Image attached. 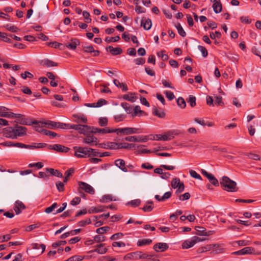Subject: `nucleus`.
I'll return each instance as SVG.
<instances>
[{"label": "nucleus", "mask_w": 261, "mask_h": 261, "mask_svg": "<svg viewBox=\"0 0 261 261\" xmlns=\"http://www.w3.org/2000/svg\"><path fill=\"white\" fill-rule=\"evenodd\" d=\"M9 109L5 107H0V117H6L9 118L18 119L17 122L21 124H28L27 120L23 118V115L20 114H15L12 112H8Z\"/></svg>", "instance_id": "f257e3e1"}, {"label": "nucleus", "mask_w": 261, "mask_h": 261, "mask_svg": "<svg viewBox=\"0 0 261 261\" xmlns=\"http://www.w3.org/2000/svg\"><path fill=\"white\" fill-rule=\"evenodd\" d=\"M220 184L224 190L229 192H234L238 190L237 184L234 180H221Z\"/></svg>", "instance_id": "f03ea898"}, {"label": "nucleus", "mask_w": 261, "mask_h": 261, "mask_svg": "<svg viewBox=\"0 0 261 261\" xmlns=\"http://www.w3.org/2000/svg\"><path fill=\"white\" fill-rule=\"evenodd\" d=\"M146 256L144 252L142 251H136L130 252L126 254L124 257V260H138L144 259Z\"/></svg>", "instance_id": "7ed1b4c3"}, {"label": "nucleus", "mask_w": 261, "mask_h": 261, "mask_svg": "<svg viewBox=\"0 0 261 261\" xmlns=\"http://www.w3.org/2000/svg\"><path fill=\"white\" fill-rule=\"evenodd\" d=\"M74 154L77 158L89 157V147H74Z\"/></svg>", "instance_id": "20e7f679"}, {"label": "nucleus", "mask_w": 261, "mask_h": 261, "mask_svg": "<svg viewBox=\"0 0 261 261\" xmlns=\"http://www.w3.org/2000/svg\"><path fill=\"white\" fill-rule=\"evenodd\" d=\"M92 134V133L87 134L83 138V142L91 146H97L98 140Z\"/></svg>", "instance_id": "39448f33"}, {"label": "nucleus", "mask_w": 261, "mask_h": 261, "mask_svg": "<svg viewBox=\"0 0 261 261\" xmlns=\"http://www.w3.org/2000/svg\"><path fill=\"white\" fill-rule=\"evenodd\" d=\"M257 254L260 255L261 251L257 253L255 252V249L254 248L251 247H246L239 251H235L232 253V254L237 255H242L244 254Z\"/></svg>", "instance_id": "423d86ee"}, {"label": "nucleus", "mask_w": 261, "mask_h": 261, "mask_svg": "<svg viewBox=\"0 0 261 261\" xmlns=\"http://www.w3.org/2000/svg\"><path fill=\"white\" fill-rule=\"evenodd\" d=\"M44 126L49 129L62 128L65 126L64 123L57 122L53 121L47 120L43 122Z\"/></svg>", "instance_id": "0eeeda50"}, {"label": "nucleus", "mask_w": 261, "mask_h": 261, "mask_svg": "<svg viewBox=\"0 0 261 261\" xmlns=\"http://www.w3.org/2000/svg\"><path fill=\"white\" fill-rule=\"evenodd\" d=\"M79 185V188L84 190L86 192L90 194H94L95 193L94 189L89 184L84 182L80 181Z\"/></svg>", "instance_id": "6e6552de"}, {"label": "nucleus", "mask_w": 261, "mask_h": 261, "mask_svg": "<svg viewBox=\"0 0 261 261\" xmlns=\"http://www.w3.org/2000/svg\"><path fill=\"white\" fill-rule=\"evenodd\" d=\"M3 133L4 136L11 139H16L14 127H8L4 129Z\"/></svg>", "instance_id": "1a4fd4ad"}, {"label": "nucleus", "mask_w": 261, "mask_h": 261, "mask_svg": "<svg viewBox=\"0 0 261 261\" xmlns=\"http://www.w3.org/2000/svg\"><path fill=\"white\" fill-rule=\"evenodd\" d=\"M168 248V245L165 243H156L153 246V249L156 252H164L167 250Z\"/></svg>", "instance_id": "9d476101"}, {"label": "nucleus", "mask_w": 261, "mask_h": 261, "mask_svg": "<svg viewBox=\"0 0 261 261\" xmlns=\"http://www.w3.org/2000/svg\"><path fill=\"white\" fill-rule=\"evenodd\" d=\"M104 246L105 244H99L96 246V248L94 250L89 251L88 253H92L96 252L100 254H105L107 252L108 249L106 247H104Z\"/></svg>", "instance_id": "9b49d317"}, {"label": "nucleus", "mask_w": 261, "mask_h": 261, "mask_svg": "<svg viewBox=\"0 0 261 261\" xmlns=\"http://www.w3.org/2000/svg\"><path fill=\"white\" fill-rule=\"evenodd\" d=\"M92 133H99L101 134H106L107 133H112L111 129L109 127H105L103 128H100L95 127H91Z\"/></svg>", "instance_id": "f8f14e48"}, {"label": "nucleus", "mask_w": 261, "mask_h": 261, "mask_svg": "<svg viewBox=\"0 0 261 261\" xmlns=\"http://www.w3.org/2000/svg\"><path fill=\"white\" fill-rule=\"evenodd\" d=\"M26 208L25 205L20 201L17 200L15 202L14 210L17 215H18L21 213V210Z\"/></svg>", "instance_id": "ddd939ff"}, {"label": "nucleus", "mask_w": 261, "mask_h": 261, "mask_svg": "<svg viewBox=\"0 0 261 261\" xmlns=\"http://www.w3.org/2000/svg\"><path fill=\"white\" fill-rule=\"evenodd\" d=\"M162 168H163L166 170H173L175 169V167L174 166H168L166 165H161L160 166V168H156L154 170V172L155 173L159 174L161 175L163 172V170Z\"/></svg>", "instance_id": "4468645a"}, {"label": "nucleus", "mask_w": 261, "mask_h": 261, "mask_svg": "<svg viewBox=\"0 0 261 261\" xmlns=\"http://www.w3.org/2000/svg\"><path fill=\"white\" fill-rule=\"evenodd\" d=\"M83 51L87 53H93V57H97L99 55V51L95 50L92 45L83 46Z\"/></svg>", "instance_id": "2eb2a0df"}, {"label": "nucleus", "mask_w": 261, "mask_h": 261, "mask_svg": "<svg viewBox=\"0 0 261 261\" xmlns=\"http://www.w3.org/2000/svg\"><path fill=\"white\" fill-rule=\"evenodd\" d=\"M178 133L176 130H169L164 135H162V140L163 141H168L170 140L173 139L175 135H177Z\"/></svg>", "instance_id": "dca6fc26"}, {"label": "nucleus", "mask_w": 261, "mask_h": 261, "mask_svg": "<svg viewBox=\"0 0 261 261\" xmlns=\"http://www.w3.org/2000/svg\"><path fill=\"white\" fill-rule=\"evenodd\" d=\"M80 45V41L79 39L73 38L71 40V42L67 43L65 46L70 49L74 50L77 46Z\"/></svg>", "instance_id": "f3484780"}, {"label": "nucleus", "mask_w": 261, "mask_h": 261, "mask_svg": "<svg viewBox=\"0 0 261 261\" xmlns=\"http://www.w3.org/2000/svg\"><path fill=\"white\" fill-rule=\"evenodd\" d=\"M91 127L87 125L79 124L77 130L79 133L86 135L88 133H91Z\"/></svg>", "instance_id": "a211bd4d"}, {"label": "nucleus", "mask_w": 261, "mask_h": 261, "mask_svg": "<svg viewBox=\"0 0 261 261\" xmlns=\"http://www.w3.org/2000/svg\"><path fill=\"white\" fill-rule=\"evenodd\" d=\"M46 171L47 173H49L50 175H54L57 177L61 178H63V174L58 170L46 168Z\"/></svg>", "instance_id": "6ab92c4d"}, {"label": "nucleus", "mask_w": 261, "mask_h": 261, "mask_svg": "<svg viewBox=\"0 0 261 261\" xmlns=\"http://www.w3.org/2000/svg\"><path fill=\"white\" fill-rule=\"evenodd\" d=\"M73 117L75 119L74 121L76 123L82 122L86 123L87 121L86 116L83 114H77L73 115Z\"/></svg>", "instance_id": "aec40b11"}, {"label": "nucleus", "mask_w": 261, "mask_h": 261, "mask_svg": "<svg viewBox=\"0 0 261 261\" xmlns=\"http://www.w3.org/2000/svg\"><path fill=\"white\" fill-rule=\"evenodd\" d=\"M115 165L123 172H128L126 169L125 161L122 159H117L115 161Z\"/></svg>", "instance_id": "412c9836"}, {"label": "nucleus", "mask_w": 261, "mask_h": 261, "mask_svg": "<svg viewBox=\"0 0 261 261\" xmlns=\"http://www.w3.org/2000/svg\"><path fill=\"white\" fill-rule=\"evenodd\" d=\"M141 25L146 30H149L152 25L151 20L145 17L142 18L141 22Z\"/></svg>", "instance_id": "4be33fe9"}, {"label": "nucleus", "mask_w": 261, "mask_h": 261, "mask_svg": "<svg viewBox=\"0 0 261 261\" xmlns=\"http://www.w3.org/2000/svg\"><path fill=\"white\" fill-rule=\"evenodd\" d=\"M15 134H16V138L18 136H22L24 135L27 130V128L22 126H17L16 127H14Z\"/></svg>", "instance_id": "5701e85b"}, {"label": "nucleus", "mask_w": 261, "mask_h": 261, "mask_svg": "<svg viewBox=\"0 0 261 261\" xmlns=\"http://www.w3.org/2000/svg\"><path fill=\"white\" fill-rule=\"evenodd\" d=\"M141 130L140 128L134 127H124V135H132L137 133H140Z\"/></svg>", "instance_id": "b1692460"}, {"label": "nucleus", "mask_w": 261, "mask_h": 261, "mask_svg": "<svg viewBox=\"0 0 261 261\" xmlns=\"http://www.w3.org/2000/svg\"><path fill=\"white\" fill-rule=\"evenodd\" d=\"M33 124H35V129L36 131L42 133L44 135V132L47 130V129L43 128L42 125L43 124V122H37V121H34L32 122Z\"/></svg>", "instance_id": "393cba45"}, {"label": "nucleus", "mask_w": 261, "mask_h": 261, "mask_svg": "<svg viewBox=\"0 0 261 261\" xmlns=\"http://www.w3.org/2000/svg\"><path fill=\"white\" fill-rule=\"evenodd\" d=\"M106 50L113 55H118L122 53V50L119 47L114 48L112 46L107 47Z\"/></svg>", "instance_id": "a878e982"}, {"label": "nucleus", "mask_w": 261, "mask_h": 261, "mask_svg": "<svg viewBox=\"0 0 261 261\" xmlns=\"http://www.w3.org/2000/svg\"><path fill=\"white\" fill-rule=\"evenodd\" d=\"M106 206L101 205L95 207H92L89 210L88 213L92 214L102 212L106 210Z\"/></svg>", "instance_id": "bb28decb"}, {"label": "nucleus", "mask_w": 261, "mask_h": 261, "mask_svg": "<svg viewBox=\"0 0 261 261\" xmlns=\"http://www.w3.org/2000/svg\"><path fill=\"white\" fill-rule=\"evenodd\" d=\"M40 64L43 66L47 67H51L54 66H57L58 64L48 59H44L40 62Z\"/></svg>", "instance_id": "cd10ccee"}, {"label": "nucleus", "mask_w": 261, "mask_h": 261, "mask_svg": "<svg viewBox=\"0 0 261 261\" xmlns=\"http://www.w3.org/2000/svg\"><path fill=\"white\" fill-rule=\"evenodd\" d=\"M152 114L153 115L160 118H164L166 115L165 112L163 110L161 109L159 110L155 107H154L152 109Z\"/></svg>", "instance_id": "c85d7f7f"}, {"label": "nucleus", "mask_w": 261, "mask_h": 261, "mask_svg": "<svg viewBox=\"0 0 261 261\" xmlns=\"http://www.w3.org/2000/svg\"><path fill=\"white\" fill-rule=\"evenodd\" d=\"M54 150L61 152H67L69 148L60 144H54Z\"/></svg>", "instance_id": "c756f323"}, {"label": "nucleus", "mask_w": 261, "mask_h": 261, "mask_svg": "<svg viewBox=\"0 0 261 261\" xmlns=\"http://www.w3.org/2000/svg\"><path fill=\"white\" fill-rule=\"evenodd\" d=\"M136 145L133 143H119L118 147H117L118 149H131L135 147Z\"/></svg>", "instance_id": "7c9ffc66"}, {"label": "nucleus", "mask_w": 261, "mask_h": 261, "mask_svg": "<svg viewBox=\"0 0 261 261\" xmlns=\"http://www.w3.org/2000/svg\"><path fill=\"white\" fill-rule=\"evenodd\" d=\"M123 98L126 100L133 102L136 101L137 97L135 93H129L127 94L123 95Z\"/></svg>", "instance_id": "2f4dec72"}, {"label": "nucleus", "mask_w": 261, "mask_h": 261, "mask_svg": "<svg viewBox=\"0 0 261 261\" xmlns=\"http://www.w3.org/2000/svg\"><path fill=\"white\" fill-rule=\"evenodd\" d=\"M195 242L192 238L190 240H186L182 243V247L184 249H188L192 247L195 245Z\"/></svg>", "instance_id": "473e14b6"}, {"label": "nucleus", "mask_w": 261, "mask_h": 261, "mask_svg": "<svg viewBox=\"0 0 261 261\" xmlns=\"http://www.w3.org/2000/svg\"><path fill=\"white\" fill-rule=\"evenodd\" d=\"M75 169L74 168H70L66 170L63 176L64 179H68L69 178H72L74 173Z\"/></svg>", "instance_id": "72a5a7b5"}, {"label": "nucleus", "mask_w": 261, "mask_h": 261, "mask_svg": "<svg viewBox=\"0 0 261 261\" xmlns=\"http://www.w3.org/2000/svg\"><path fill=\"white\" fill-rule=\"evenodd\" d=\"M116 199H114L113 197L110 194H106L103 195L99 200V201L102 203H106L112 201H116Z\"/></svg>", "instance_id": "f704fd0d"}, {"label": "nucleus", "mask_w": 261, "mask_h": 261, "mask_svg": "<svg viewBox=\"0 0 261 261\" xmlns=\"http://www.w3.org/2000/svg\"><path fill=\"white\" fill-rule=\"evenodd\" d=\"M31 246L32 249H35V250H38L40 248H41L42 249V251L40 252V254H42L44 252V251L45 250V248H46L45 245L43 244H39L38 243H32L31 245Z\"/></svg>", "instance_id": "c9c22d12"}, {"label": "nucleus", "mask_w": 261, "mask_h": 261, "mask_svg": "<svg viewBox=\"0 0 261 261\" xmlns=\"http://www.w3.org/2000/svg\"><path fill=\"white\" fill-rule=\"evenodd\" d=\"M212 7L213 8L214 11L216 13H219L222 11V6L220 1H218L216 3H214Z\"/></svg>", "instance_id": "e433bc0d"}, {"label": "nucleus", "mask_w": 261, "mask_h": 261, "mask_svg": "<svg viewBox=\"0 0 261 261\" xmlns=\"http://www.w3.org/2000/svg\"><path fill=\"white\" fill-rule=\"evenodd\" d=\"M152 243V240L150 239H144L142 240H139L137 242V246H143L145 245H148Z\"/></svg>", "instance_id": "4c0bfd02"}, {"label": "nucleus", "mask_w": 261, "mask_h": 261, "mask_svg": "<svg viewBox=\"0 0 261 261\" xmlns=\"http://www.w3.org/2000/svg\"><path fill=\"white\" fill-rule=\"evenodd\" d=\"M212 249H213V246H211L209 244L198 248L197 250V253H202L208 251H210Z\"/></svg>", "instance_id": "58836bf2"}, {"label": "nucleus", "mask_w": 261, "mask_h": 261, "mask_svg": "<svg viewBox=\"0 0 261 261\" xmlns=\"http://www.w3.org/2000/svg\"><path fill=\"white\" fill-rule=\"evenodd\" d=\"M121 106L125 110L127 114L132 113L133 109L129 103L124 102L121 103Z\"/></svg>", "instance_id": "ea45409f"}, {"label": "nucleus", "mask_w": 261, "mask_h": 261, "mask_svg": "<svg viewBox=\"0 0 261 261\" xmlns=\"http://www.w3.org/2000/svg\"><path fill=\"white\" fill-rule=\"evenodd\" d=\"M13 147H16L19 148H27V149H34V146H33V145H25L21 143H14L13 142Z\"/></svg>", "instance_id": "a19ab883"}, {"label": "nucleus", "mask_w": 261, "mask_h": 261, "mask_svg": "<svg viewBox=\"0 0 261 261\" xmlns=\"http://www.w3.org/2000/svg\"><path fill=\"white\" fill-rule=\"evenodd\" d=\"M9 37V35L7 33L0 32V37L2 40L5 42L11 43L12 41Z\"/></svg>", "instance_id": "79ce46f5"}, {"label": "nucleus", "mask_w": 261, "mask_h": 261, "mask_svg": "<svg viewBox=\"0 0 261 261\" xmlns=\"http://www.w3.org/2000/svg\"><path fill=\"white\" fill-rule=\"evenodd\" d=\"M68 180H63V181H58L56 183V186L59 192H63L64 191L65 184L67 183Z\"/></svg>", "instance_id": "37998d69"}, {"label": "nucleus", "mask_w": 261, "mask_h": 261, "mask_svg": "<svg viewBox=\"0 0 261 261\" xmlns=\"http://www.w3.org/2000/svg\"><path fill=\"white\" fill-rule=\"evenodd\" d=\"M196 98L195 96L190 95L187 99V102L190 104V106L192 108L194 107L196 105Z\"/></svg>", "instance_id": "c03bdc74"}, {"label": "nucleus", "mask_w": 261, "mask_h": 261, "mask_svg": "<svg viewBox=\"0 0 261 261\" xmlns=\"http://www.w3.org/2000/svg\"><path fill=\"white\" fill-rule=\"evenodd\" d=\"M196 230V234L199 236H204L206 234V229L201 226H196L195 227Z\"/></svg>", "instance_id": "a18cd8bd"}, {"label": "nucleus", "mask_w": 261, "mask_h": 261, "mask_svg": "<svg viewBox=\"0 0 261 261\" xmlns=\"http://www.w3.org/2000/svg\"><path fill=\"white\" fill-rule=\"evenodd\" d=\"M177 104L178 106L181 109H185L186 107V101L185 99L181 97H179L177 98Z\"/></svg>", "instance_id": "49530a36"}, {"label": "nucleus", "mask_w": 261, "mask_h": 261, "mask_svg": "<svg viewBox=\"0 0 261 261\" xmlns=\"http://www.w3.org/2000/svg\"><path fill=\"white\" fill-rule=\"evenodd\" d=\"M201 173L205 177L207 178V179H217L213 174L208 173L203 169H201Z\"/></svg>", "instance_id": "de8ad7c7"}, {"label": "nucleus", "mask_w": 261, "mask_h": 261, "mask_svg": "<svg viewBox=\"0 0 261 261\" xmlns=\"http://www.w3.org/2000/svg\"><path fill=\"white\" fill-rule=\"evenodd\" d=\"M141 200L139 199L131 200L126 203V205H131L133 207H137L140 205Z\"/></svg>", "instance_id": "09e8293b"}, {"label": "nucleus", "mask_w": 261, "mask_h": 261, "mask_svg": "<svg viewBox=\"0 0 261 261\" xmlns=\"http://www.w3.org/2000/svg\"><path fill=\"white\" fill-rule=\"evenodd\" d=\"M120 37L119 36H117L115 37H107L105 39V41L107 43H111L112 42H116L119 40Z\"/></svg>", "instance_id": "8fccbe9b"}, {"label": "nucleus", "mask_w": 261, "mask_h": 261, "mask_svg": "<svg viewBox=\"0 0 261 261\" xmlns=\"http://www.w3.org/2000/svg\"><path fill=\"white\" fill-rule=\"evenodd\" d=\"M98 123L100 126H106L108 123V118L106 117H100L98 120Z\"/></svg>", "instance_id": "3c124183"}, {"label": "nucleus", "mask_w": 261, "mask_h": 261, "mask_svg": "<svg viewBox=\"0 0 261 261\" xmlns=\"http://www.w3.org/2000/svg\"><path fill=\"white\" fill-rule=\"evenodd\" d=\"M176 28L177 30V31H178V34L182 37H185L186 35V33L185 32V31H184V30L183 29L182 27H181V25H180V23H178L176 25Z\"/></svg>", "instance_id": "603ef678"}, {"label": "nucleus", "mask_w": 261, "mask_h": 261, "mask_svg": "<svg viewBox=\"0 0 261 261\" xmlns=\"http://www.w3.org/2000/svg\"><path fill=\"white\" fill-rule=\"evenodd\" d=\"M29 168H35L36 169H40L43 167V165L41 162H37L34 163H30L29 164Z\"/></svg>", "instance_id": "864d4df0"}, {"label": "nucleus", "mask_w": 261, "mask_h": 261, "mask_svg": "<svg viewBox=\"0 0 261 261\" xmlns=\"http://www.w3.org/2000/svg\"><path fill=\"white\" fill-rule=\"evenodd\" d=\"M65 126H63L62 129H73L77 130L79 124H70L64 123Z\"/></svg>", "instance_id": "5fc2aeb1"}, {"label": "nucleus", "mask_w": 261, "mask_h": 261, "mask_svg": "<svg viewBox=\"0 0 261 261\" xmlns=\"http://www.w3.org/2000/svg\"><path fill=\"white\" fill-rule=\"evenodd\" d=\"M4 27L8 31L11 32H16L19 30V29L16 26L13 25H11L10 24H6L4 26Z\"/></svg>", "instance_id": "6e6d98bb"}, {"label": "nucleus", "mask_w": 261, "mask_h": 261, "mask_svg": "<svg viewBox=\"0 0 261 261\" xmlns=\"http://www.w3.org/2000/svg\"><path fill=\"white\" fill-rule=\"evenodd\" d=\"M91 221L90 218H88L84 220H82L77 223V225L80 227H84L87 224H91Z\"/></svg>", "instance_id": "4d7b16f0"}, {"label": "nucleus", "mask_w": 261, "mask_h": 261, "mask_svg": "<svg viewBox=\"0 0 261 261\" xmlns=\"http://www.w3.org/2000/svg\"><path fill=\"white\" fill-rule=\"evenodd\" d=\"M110 227L109 226H104L97 228L96 230V232L98 234H103L108 231Z\"/></svg>", "instance_id": "13d9d810"}, {"label": "nucleus", "mask_w": 261, "mask_h": 261, "mask_svg": "<svg viewBox=\"0 0 261 261\" xmlns=\"http://www.w3.org/2000/svg\"><path fill=\"white\" fill-rule=\"evenodd\" d=\"M245 155L248 156L249 159L254 160H260L259 156L257 154L254 153H246Z\"/></svg>", "instance_id": "bf43d9fd"}, {"label": "nucleus", "mask_w": 261, "mask_h": 261, "mask_svg": "<svg viewBox=\"0 0 261 261\" xmlns=\"http://www.w3.org/2000/svg\"><path fill=\"white\" fill-rule=\"evenodd\" d=\"M58 206L57 203H54L50 206H49L45 209L44 212L47 214H49L53 211Z\"/></svg>", "instance_id": "052dcab7"}, {"label": "nucleus", "mask_w": 261, "mask_h": 261, "mask_svg": "<svg viewBox=\"0 0 261 261\" xmlns=\"http://www.w3.org/2000/svg\"><path fill=\"white\" fill-rule=\"evenodd\" d=\"M124 236L123 233L122 232H118L113 234L111 237L110 239L111 240H118Z\"/></svg>", "instance_id": "680f3d73"}, {"label": "nucleus", "mask_w": 261, "mask_h": 261, "mask_svg": "<svg viewBox=\"0 0 261 261\" xmlns=\"http://www.w3.org/2000/svg\"><path fill=\"white\" fill-rule=\"evenodd\" d=\"M133 111H134V113L132 114V116L133 117L136 116L139 114H141L143 112V111L140 110V107L138 106H136L134 108Z\"/></svg>", "instance_id": "e2e57ef3"}, {"label": "nucleus", "mask_w": 261, "mask_h": 261, "mask_svg": "<svg viewBox=\"0 0 261 261\" xmlns=\"http://www.w3.org/2000/svg\"><path fill=\"white\" fill-rule=\"evenodd\" d=\"M11 239V236L10 234L0 236V243H3L5 242L8 241Z\"/></svg>", "instance_id": "0e129e2a"}, {"label": "nucleus", "mask_w": 261, "mask_h": 261, "mask_svg": "<svg viewBox=\"0 0 261 261\" xmlns=\"http://www.w3.org/2000/svg\"><path fill=\"white\" fill-rule=\"evenodd\" d=\"M189 173L192 177L197 179H202L200 175L199 174H198L195 171L190 170L189 171Z\"/></svg>", "instance_id": "69168bd1"}, {"label": "nucleus", "mask_w": 261, "mask_h": 261, "mask_svg": "<svg viewBox=\"0 0 261 261\" xmlns=\"http://www.w3.org/2000/svg\"><path fill=\"white\" fill-rule=\"evenodd\" d=\"M83 16L85 19V21L87 23H90L91 21V19L90 18V14L87 11H84L83 12Z\"/></svg>", "instance_id": "338daca9"}, {"label": "nucleus", "mask_w": 261, "mask_h": 261, "mask_svg": "<svg viewBox=\"0 0 261 261\" xmlns=\"http://www.w3.org/2000/svg\"><path fill=\"white\" fill-rule=\"evenodd\" d=\"M198 48L201 52L203 57H207L208 53L207 49L201 45H199L198 46Z\"/></svg>", "instance_id": "774afa93"}]
</instances>
